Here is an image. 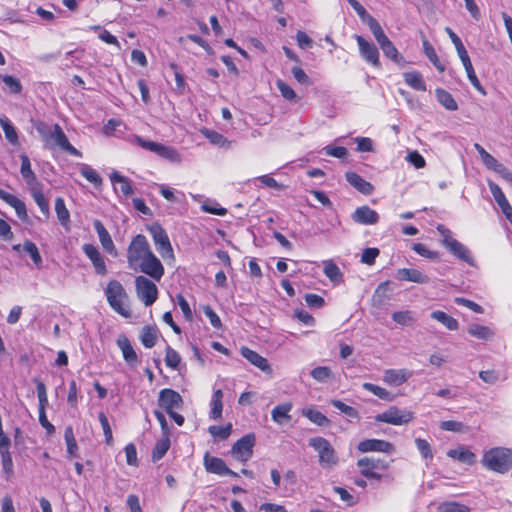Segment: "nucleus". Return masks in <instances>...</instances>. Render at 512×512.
Returning a JSON list of instances; mask_svg holds the SVG:
<instances>
[{"label":"nucleus","instance_id":"f257e3e1","mask_svg":"<svg viewBox=\"0 0 512 512\" xmlns=\"http://www.w3.org/2000/svg\"><path fill=\"white\" fill-rule=\"evenodd\" d=\"M36 130L47 147H58L72 156H82L81 152L70 144L67 136L58 124L49 126L44 122H39L36 125Z\"/></svg>","mask_w":512,"mask_h":512},{"label":"nucleus","instance_id":"f03ea898","mask_svg":"<svg viewBox=\"0 0 512 512\" xmlns=\"http://www.w3.org/2000/svg\"><path fill=\"white\" fill-rule=\"evenodd\" d=\"M481 464L490 471L505 474L512 469V449L493 447L484 452Z\"/></svg>","mask_w":512,"mask_h":512},{"label":"nucleus","instance_id":"7ed1b4c3","mask_svg":"<svg viewBox=\"0 0 512 512\" xmlns=\"http://www.w3.org/2000/svg\"><path fill=\"white\" fill-rule=\"evenodd\" d=\"M308 444L317 453L319 464L324 469H332L339 463V457L330 442L324 437H313L308 440Z\"/></svg>","mask_w":512,"mask_h":512},{"label":"nucleus","instance_id":"20e7f679","mask_svg":"<svg viewBox=\"0 0 512 512\" xmlns=\"http://www.w3.org/2000/svg\"><path fill=\"white\" fill-rule=\"evenodd\" d=\"M153 254L150 244L142 234L136 235L127 249V262L131 269L137 271L141 261Z\"/></svg>","mask_w":512,"mask_h":512},{"label":"nucleus","instance_id":"39448f33","mask_svg":"<svg viewBox=\"0 0 512 512\" xmlns=\"http://www.w3.org/2000/svg\"><path fill=\"white\" fill-rule=\"evenodd\" d=\"M105 294L107 301L113 310L126 318L130 317L131 312L129 309L124 307L123 303V300L127 297V294L120 282L111 280L107 285Z\"/></svg>","mask_w":512,"mask_h":512},{"label":"nucleus","instance_id":"423d86ee","mask_svg":"<svg viewBox=\"0 0 512 512\" xmlns=\"http://www.w3.org/2000/svg\"><path fill=\"white\" fill-rule=\"evenodd\" d=\"M134 143L139 145L141 148L157 154L158 156L167 159L171 162H180L181 156L177 150L173 147L163 145L158 142L146 140L140 136H134Z\"/></svg>","mask_w":512,"mask_h":512},{"label":"nucleus","instance_id":"0eeeda50","mask_svg":"<svg viewBox=\"0 0 512 512\" xmlns=\"http://www.w3.org/2000/svg\"><path fill=\"white\" fill-rule=\"evenodd\" d=\"M148 231L151 234L156 250L159 252V254L165 259H174V252L172 245L170 243L169 237L164 230V228L155 223L152 224L150 227H148Z\"/></svg>","mask_w":512,"mask_h":512},{"label":"nucleus","instance_id":"6e6552de","mask_svg":"<svg viewBox=\"0 0 512 512\" xmlns=\"http://www.w3.org/2000/svg\"><path fill=\"white\" fill-rule=\"evenodd\" d=\"M413 418V412L406 409H400L396 406H391L384 412L378 414L375 417V420L377 422H383L391 425H404L412 421Z\"/></svg>","mask_w":512,"mask_h":512},{"label":"nucleus","instance_id":"1a4fd4ad","mask_svg":"<svg viewBox=\"0 0 512 512\" xmlns=\"http://www.w3.org/2000/svg\"><path fill=\"white\" fill-rule=\"evenodd\" d=\"M135 287L137 297L145 304V306H151L157 300V286L153 281L145 276H137L135 278Z\"/></svg>","mask_w":512,"mask_h":512},{"label":"nucleus","instance_id":"9d476101","mask_svg":"<svg viewBox=\"0 0 512 512\" xmlns=\"http://www.w3.org/2000/svg\"><path fill=\"white\" fill-rule=\"evenodd\" d=\"M255 435L249 433L237 440L231 448L232 456L241 462L248 461L253 454V447L255 445Z\"/></svg>","mask_w":512,"mask_h":512},{"label":"nucleus","instance_id":"9b49d317","mask_svg":"<svg viewBox=\"0 0 512 512\" xmlns=\"http://www.w3.org/2000/svg\"><path fill=\"white\" fill-rule=\"evenodd\" d=\"M158 405L167 413H170L182 407L183 399L177 391L165 388L159 392Z\"/></svg>","mask_w":512,"mask_h":512},{"label":"nucleus","instance_id":"f8f14e48","mask_svg":"<svg viewBox=\"0 0 512 512\" xmlns=\"http://www.w3.org/2000/svg\"><path fill=\"white\" fill-rule=\"evenodd\" d=\"M138 270L148 275L155 281H160L165 272L161 261L155 256L154 253L139 263Z\"/></svg>","mask_w":512,"mask_h":512},{"label":"nucleus","instance_id":"ddd939ff","mask_svg":"<svg viewBox=\"0 0 512 512\" xmlns=\"http://www.w3.org/2000/svg\"><path fill=\"white\" fill-rule=\"evenodd\" d=\"M361 57L374 67H380L379 51L377 47L360 35H355Z\"/></svg>","mask_w":512,"mask_h":512},{"label":"nucleus","instance_id":"4468645a","mask_svg":"<svg viewBox=\"0 0 512 512\" xmlns=\"http://www.w3.org/2000/svg\"><path fill=\"white\" fill-rule=\"evenodd\" d=\"M204 467L207 472L212 474L238 477V474L228 468L226 463L221 458L210 456L208 452L204 455Z\"/></svg>","mask_w":512,"mask_h":512},{"label":"nucleus","instance_id":"2eb2a0df","mask_svg":"<svg viewBox=\"0 0 512 512\" xmlns=\"http://www.w3.org/2000/svg\"><path fill=\"white\" fill-rule=\"evenodd\" d=\"M357 448L362 453L371 451L392 453L394 450L393 445L390 442L380 439L363 440L358 444Z\"/></svg>","mask_w":512,"mask_h":512},{"label":"nucleus","instance_id":"dca6fc26","mask_svg":"<svg viewBox=\"0 0 512 512\" xmlns=\"http://www.w3.org/2000/svg\"><path fill=\"white\" fill-rule=\"evenodd\" d=\"M351 218L355 223L358 224L373 225L378 222L379 215L375 210L371 209L367 205H364L358 207L351 215Z\"/></svg>","mask_w":512,"mask_h":512},{"label":"nucleus","instance_id":"f3484780","mask_svg":"<svg viewBox=\"0 0 512 512\" xmlns=\"http://www.w3.org/2000/svg\"><path fill=\"white\" fill-rule=\"evenodd\" d=\"M396 279L400 281H408L417 284H427L430 281L428 275L414 268H401L396 272Z\"/></svg>","mask_w":512,"mask_h":512},{"label":"nucleus","instance_id":"a211bd4d","mask_svg":"<svg viewBox=\"0 0 512 512\" xmlns=\"http://www.w3.org/2000/svg\"><path fill=\"white\" fill-rule=\"evenodd\" d=\"M82 249L85 255L91 260L96 273L105 275L107 273L106 264L99 250L93 244H84Z\"/></svg>","mask_w":512,"mask_h":512},{"label":"nucleus","instance_id":"6ab92c4d","mask_svg":"<svg viewBox=\"0 0 512 512\" xmlns=\"http://www.w3.org/2000/svg\"><path fill=\"white\" fill-rule=\"evenodd\" d=\"M413 375L407 369H387L383 373V381L389 386H400Z\"/></svg>","mask_w":512,"mask_h":512},{"label":"nucleus","instance_id":"aec40b11","mask_svg":"<svg viewBox=\"0 0 512 512\" xmlns=\"http://www.w3.org/2000/svg\"><path fill=\"white\" fill-rule=\"evenodd\" d=\"M241 355L248 360L252 365L259 368L261 371L265 373H271V367L267 361L266 358L258 354L256 351L248 348V347H242L241 348Z\"/></svg>","mask_w":512,"mask_h":512},{"label":"nucleus","instance_id":"412c9836","mask_svg":"<svg viewBox=\"0 0 512 512\" xmlns=\"http://www.w3.org/2000/svg\"><path fill=\"white\" fill-rule=\"evenodd\" d=\"M110 180L114 185L115 191L120 192L125 198L130 197L134 193L131 181L119 172H112L110 174Z\"/></svg>","mask_w":512,"mask_h":512},{"label":"nucleus","instance_id":"4be33fe9","mask_svg":"<svg viewBox=\"0 0 512 512\" xmlns=\"http://www.w3.org/2000/svg\"><path fill=\"white\" fill-rule=\"evenodd\" d=\"M0 199L3 200L4 202H6L11 207H13L15 209L17 216L21 220L27 219L28 215H27L26 205L18 197L0 189Z\"/></svg>","mask_w":512,"mask_h":512},{"label":"nucleus","instance_id":"5701e85b","mask_svg":"<svg viewBox=\"0 0 512 512\" xmlns=\"http://www.w3.org/2000/svg\"><path fill=\"white\" fill-rule=\"evenodd\" d=\"M447 249L460 260L468 263L469 265H474V259L471 256L469 249L464 246L459 241L455 240H447Z\"/></svg>","mask_w":512,"mask_h":512},{"label":"nucleus","instance_id":"b1692460","mask_svg":"<svg viewBox=\"0 0 512 512\" xmlns=\"http://www.w3.org/2000/svg\"><path fill=\"white\" fill-rule=\"evenodd\" d=\"M94 229L96 230L99 241L103 247L104 250H106L108 253L112 254L115 252V246L113 243V240L107 231V229L104 227L103 223L96 219L93 222Z\"/></svg>","mask_w":512,"mask_h":512},{"label":"nucleus","instance_id":"393cba45","mask_svg":"<svg viewBox=\"0 0 512 512\" xmlns=\"http://www.w3.org/2000/svg\"><path fill=\"white\" fill-rule=\"evenodd\" d=\"M346 180L348 183L353 186L355 189H357L359 192L370 195L373 192V185L366 181L364 178H362L360 175H358L355 172H347L345 174Z\"/></svg>","mask_w":512,"mask_h":512},{"label":"nucleus","instance_id":"a878e982","mask_svg":"<svg viewBox=\"0 0 512 512\" xmlns=\"http://www.w3.org/2000/svg\"><path fill=\"white\" fill-rule=\"evenodd\" d=\"M357 466L362 474L363 469H368L370 471L386 470L389 467V463L380 458L364 457L357 461Z\"/></svg>","mask_w":512,"mask_h":512},{"label":"nucleus","instance_id":"bb28decb","mask_svg":"<svg viewBox=\"0 0 512 512\" xmlns=\"http://www.w3.org/2000/svg\"><path fill=\"white\" fill-rule=\"evenodd\" d=\"M117 345L122 351L124 360L134 365L138 361L136 352L134 351L129 339L125 335H120L117 339Z\"/></svg>","mask_w":512,"mask_h":512},{"label":"nucleus","instance_id":"cd10ccee","mask_svg":"<svg viewBox=\"0 0 512 512\" xmlns=\"http://www.w3.org/2000/svg\"><path fill=\"white\" fill-rule=\"evenodd\" d=\"M20 159V173L23 179L26 181L27 185H29L30 188L34 185H39L40 183L37 181V177L31 168V162L29 157L26 154H21Z\"/></svg>","mask_w":512,"mask_h":512},{"label":"nucleus","instance_id":"c85d7f7f","mask_svg":"<svg viewBox=\"0 0 512 512\" xmlns=\"http://www.w3.org/2000/svg\"><path fill=\"white\" fill-rule=\"evenodd\" d=\"M30 192H31V195H32L34 201L36 202L39 209L43 213L45 219H48L50 216V207H49L48 200L45 198V196L41 190V184L32 186L30 188Z\"/></svg>","mask_w":512,"mask_h":512},{"label":"nucleus","instance_id":"c756f323","mask_svg":"<svg viewBox=\"0 0 512 512\" xmlns=\"http://www.w3.org/2000/svg\"><path fill=\"white\" fill-rule=\"evenodd\" d=\"M292 403L285 402L275 406L271 411V417L274 422L278 424H283L285 421L291 419L289 412L292 410Z\"/></svg>","mask_w":512,"mask_h":512},{"label":"nucleus","instance_id":"7c9ffc66","mask_svg":"<svg viewBox=\"0 0 512 512\" xmlns=\"http://www.w3.org/2000/svg\"><path fill=\"white\" fill-rule=\"evenodd\" d=\"M447 456L468 465H472L475 462V454L464 447L450 449L447 452Z\"/></svg>","mask_w":512,"mask_h":512},{"label":"nucleus","instance_id":"2f4dec72","mask_svg":"<svg viewBox=\"0 0 512 512\" xmlns=\"http://www.w3.org/2000/svg\"><path fill=\"white\" fill-rule=\"evenodd\" d=\"M467 332L472 337L480 340H489L492 339L495 335V332L490 327L475 323H472L468 326Z\"/></svg>","mask_w":512,"mask_h":512},{"label":"nucleus","instance_id":"473e14b6","mask_svg":"<svg viewBox=\"0 0 512 512\" xmlns=\"http://www.w3.org/2000/svg\"><path fill=\"white\" fill-rule=\"evenodd\" d=\"M201 133L211 144L221 148H230L231 142L222 134L207 128L202 129Z\"/></svg>","mask_w":512,"mask_h":512},{"label":"nucleus","instance_id":"72a5a7b5","mask_svg":"<svg viewBox=\"0 0 512 512\" xmlns=\"http://www.w3.org/2000/svg\"><path fill=\"white\" fill-rule=\"evenodd\" d=\"M431 318L440 322L442 325H444L448 330L454 331L458 329V321L453 318L452 316L448 315L447 313L436 310L431 312L430 314Z\"/></svg>","mask_w":512,"mask_h":512},{"label":"nucleus","instance_id":"f704fd0d","mask_svg":"<svg viewBox=\"0 0 512 512\" xmlns=\"http://www.w3.org/2000/svg\"><path fill=\"white\" fill-rule=\"evenodd\" d=\"M405 83L418 91H426V84L422 75L417 71L406 72L403 74Z\"/></svg>","mask_w":512,"mask_h":512},{"label":"nucleus","instance_id":"c9c22d12","mask_svg":"<svg viewBox=\"0 0 512 512\" xmlns=\"http://www.w3.org/2000/svg\"><path fill=\"white\" fill-rule=\"evenodd\" d=\"M435 95L438 102L444 106L447 110L456 111L458 109L457 102L453 98V96L446 90L442 88H437L435 90Z\"/></svg>","mask_w":512,"mask_h":512},{"label":"nucleus","instance_id":"e433bc0d","mask_svg":"<svg viewBox=\"0 0 512 512\" xmlns=\"http://www.w3.org/2000/svg\"><path fill=\"white\" fill-rule=\"evenodd\" d=\"M223 392L220 389L214 391L211 400V412L210 416L214 420H219L222 417L223 404H222Z\"/></svg>","mask_w":512,"mask_h":512},{"label":"nucleus","instance_id":"4c0bfd02","mask_svg":"<svg viewBox=\"0 0 512 512\" xmlns=\"http://www.w3.org/2000/svg\"><path fill=\"white\" fill-rule=\"evenodd\" d=\"M10 439H3L0 443V453L2 457V465L5 473L10 474L13 469L11 454L9 453Z\"/></svg>","mask_w":512,"mask_h":512},{"label":"nucleus","instance_id":"58836bf2","mask_svg":"<svg viewBox=\"0 0 512 512\" xmlns=\"http://www.w3.org/2000/svg\"><path fill=\"white\" fill-rule=\"evenodd\" d=\"M55 212L61 225L63 227H68L70 222V213L66 208L64 199L61 197H58L55 200Z\"/></svg>","mask_w":512,"mask_h":512},{"label":"nucleus","instance_id":"ea45409f","mask_svg":"<svg viewBox=\"0 0 512 512\" xmlns=\"http://www.w3.org/2000/svg\"><path fill=\"white\" fill-rule=\"evenodd\" d=\"M362 387L365 390L371 392L372 394H374L375 396L379 397L382 400L393 401L395 399V395L394 394H392L391 392H389L385 388L380 387L378 385H375V384H372V383H369V382H365V383H363Z\"/></svg>","mask_w":512,"mask_h":512},{"label":"nucleus","instance_id":"a19ab883","mask_svg":"<svg viewBox=\"0 0 512 512\" xmlns=\"http://www.w3.org/2000/svg\"><path fill=\"white\" fill-rule=\"evenodd\" d=\"M0 126L2 127L6 139L13 145L18 144V135L11 124L10 120L6 116H0Z\"/></svg>","mask_w":512,"mask_h":512},{"label":"nucleus","instance_id":"79ce46f5","mask_svg":"<svg viewBox=\"0 0 512 512\" xmlns=\"http://www.w3.org/2000/svg\"><path fill=\"white\" fill-rule=\"evenodd\" d=\"M170 447V439L169 435H164L163 438L159 439L156 442V445L152 452V460L154 462L160 460L163 458V456L167 453Z\"/></svg>","mask_w":512,"mask_h":512},{"label":"nucleus","instance_id":"37998d69","mask_svg":"<svg viewBox=\"0 0 512 512\" xmlns=\"http://www.w3.org/2000/svg\"><path fill=\"white\" fill-rule=\"evenodd\" d=\"M140 341L144 347L152 348L157 341V329L150 326L144 327L140 335Z\"/></svg>","mask_w":512,"mask_h":512},{"label":"nucleus","instance_id":"c03bdc74","mask_svg":"<svg viewBox=\"0 0 512 512\" xmlns=\"http://www.w3.org/2000/svg\"><path fill=\"white\" fill-rule=\"evenodd\" d=\"M323 272L333 283H340L343 280L339 267L332 261L324 262Z\"/></svg>","mask_w":512,"mask_h":512},{"label":"nucleus","instance_id":"a18cd8bd","mask_svg":"<svg viewBox=\"0 0 512 512\" xmlns=\"http://www.w3.org/2000/svg\"><path fill=\"white\" fill-rule=\"evenodd\" d=\"M438 512H470V508L456 501L442 502L437 507Z\"/></svg>","mask_w":512,"mask_h":512},{"label":"nucleus","instance_id":"49530a36","mask_svg":"<svg viewBox=\"0 0 512 512\" xmlns=\"http://www.w3.org/2000/svg\"><path fill=\"white\" fill-rule=\"evenodd\" d=\"M302 415L318 426H325L329 423V419L318 410L304 409Z\"/></svg>","mask_w":512,"mask_h":512},{"label":"nucleus","instance_id":"de8ad7c7","mask_svg":"<svg viewBox=\"0 0 512 512\" xmlns=\"http://www.w3.org/2000/svg\"><path fill=\"white\" fill-rule=\"evenodd\" d=\"M23 250L29 254L33 263L37 268H41L42 266V257L39 253V250L35 243L26 240L23 244Z\"/></svg>","mask_w":512,"mask_h":512},{"label":"nucleus","instance_id":"09e8293b","mask_svg":"<svg viewBox=\"0 0 512 512\" xmlns=\"http://www.w3.org/2000/svg\"><path fill=\"white\" fill-rule=\"evenodd\" d=\"M392 319L403 326L412 325L416 321L413 312L409 310L394 312Z\"/></svg>","mask_w":512,"mask_h":512},{"label":"nucleus","instance_id":"8fccbe9b","mask_svg":"<svg viewBox=\"0 0 512 512\" xmlns=\"http://www.w3.org/2000/svg\"><path fill=\"white\" fill-rule=\"evenodd\" d=\"M1 80L4 82L9 92L12 94H20L22 91V84L18 78L11 75H1Z\"/></svg>","mask_w":512,"mask_h":512},{"label":"nucleus","instance_id":"3c124183","mask_svg":"<svg viewBox=\"0 0 512 512\" xmlns=\"http://www.w3.org/2000/svg\"><path fill=\"white\" fill-rule=\"evenodd\" d=\"M64 438H65V442L67 445V452L71 456H75L76 452L78 450V446H77L76 439L74 437L73 428L71 426H68L65 428Z\"/></svg>","mask_w":512,"mask_h":512},{"label":"nucleus","instance_id":"603ef678","mask_svg":"<svg viewBox=\"0 0 512 512\" xmlns=\"http://www.w3.org/2000/svg\"><path fill=\"white\" fill-rule=\"evenodd\" d=\"M181 361L180 354L170 346L166 348L165 363L171 369H177Z\"/></svg>","mask_w":512,"mask_h":512},{"label":"nucleus","instance_id":"864d4df0","mask_svg":"<svg viewBox=\"0 0 512 512\" xmlns=\"http://www.w3.org/2000/svg\"><path fill=\"white\" fill-rule=\"evenodd\" d=\"M80 173L86 180H88L95 186H98L102 183V179L98 175V173L86 164L82 165Z\"/></svg>","mask_w":512,"mask_h":512},{"label":"nucleus","instance_id":"5fc2aeb1","mask_svg":"<svg viewBox=\"0 0 512 512\" xmlns=\"http://www.w3.org/2000/svg\"><path fill=\"white\" fill-rule=\"evenodd\" d=\"M311 376L316 381L324 383L332 377V372L327 366H318L311 371Z\"/></svg>","mask_w":512,"mask_h":512},{"label":"nucleus","instance_id":"6e6d98bb","mask_svg":"<svg viewBox=\"0 0 512 512\" xmlns=\"http://www.w3.org/2000/svg\"><path fill=\"white\" fill-rule=\"evenodd\" d=\"M232 430V425L229 423L226 426H210L208 431L213 437H218L220 439H227Z\"/></svg>","mask_w":512,"mask_h":512},{"label":"nucleus","instance_id":"4d7b16f0","mask_svg":"<svg viewBox=\"0 0 512 512\" xmlns=\"http://www.w3.org/2000/svg\"><path fill=\"white\" fill-rule=\"evenodd\" d=\"M331 404L346 416L350 418H358V411L354 407L349 406L340 400H332Z\"/></svg>","mask_w":512,"mask_h":512},{"label":"nucleus","instance_id":"13d9d810","mask_svg":"<svg viewBox=\"0 0 512 512\" xmlns=\"http://www.w3.org/2000/svg\"><path fill=\"white\" fill-rule=\"evenodd\" d=\"M382 51H383L384 55L387 58L391 59L393 62H395L397 64L404 62L403 57L399 54L397 48L395 47V45L392 42H390L388 45L383 47Z\"/></svg>","mask_w":512,"mask_h":512},{"label":"nucleus","instance_id":"bf43d9fd","mask_svg":"<svg viewBox=\"0 0 512 512\" xmlns=\"http://www.w3.org/2000/svg\"><path fill=\"white\" fill-rule=\"evenodd\" d=\"M276 86H277L278 90L280 91L281 95L283 96V98H285L286 100H289V101L296 100L297 95H296L295 91L283 80H280V79L277 80Z\"/></svg>","mask_w":512,"mask_h":512},{"label":"nucleus","instance_id":"052dcab7","mask_svg":"<svg viewBox=\"0 0 512 512\" xmlns=\"http://www.w3.org/2000/svg\"><path fill=\"white\" fill-rule=\"evenodd\" d=\"M415 445L424 459H432L433 453L430 444L425 439L416 438Z\"/></svg>","mask_w":512,"mask_h":512},{"label":"nucleus","instance_id":"680f3d73","mask_svg":"<svg viewBox=\"0 0 512 512\" xmlns=\"http://www.w3.org/2000/svg\"><path fill=\"white\" fill-rule=\"evenodd\" d=\"M379 254L380 250L378 248H366L362 252L361 262L367 265H373Z\"/></svg>","mask_w":512,"mask_h":512},{"label":"nucleus","instance_id":"e2e57ef3","mask_svg":"<svg viewBox=\"0 0 512 512\" xmlns=\"http://www.w3.org/2000/svg\"><path fill=\"white\" fill-rule=\"evenodd\" d=\"M363 22L369 26L370 31L372 32L375 39H378L379 37H382L383 35H385L379 22L371 15L367 19H365Z\"/></svg>","mask_w":512,"mask_h":512},{"label":"nucleus","instance_id":"0e129e2a","mask_svg":"<svg viewBox=\"0 0 512 512\" xmlns=\"http://www.w3.org/2000/svg\"><path fill=\"white\" fill-rule=\"evenodd\" d=\"M363 22L369 26L370 31L372 32L375 39H378L379 37H382L383 35H385L379 22L371 15L367 19H365Z\"/></svg>","mask_w":512,"mask_h":512},{"label":"nucleus","instance_id":"69168bd1","mask_svg":"<svg viewBox=\"0 0 512 512\" xmlns=\"http://www.w3.org/2000/svg\"><path fill=\"white\" fill-rule=\"evenodd\" d=\"M363 22L369 26L370 31L372 32L375 39H378L379 37H382L383 35H385L379 22L371 15L367 19H365Z\"/></svg>","mask_w":512,"mask_h":512},{"label":"nucleus","instance_id":"338daca9","mask_svg":"<svg viewBox=\"0 0 512 512\" xmlns=\"http://www.w3.org/2000/svg\"><path fill=\"white\" fill-rule=\"evenodd\" d=\"M412 249L422 257L432 259V260L438 258V252L429 250L426 247V245H424L422 243L413 244Z\"/></svg>","mask_w":512,"mask_h":512},{"label":"nucleus","instance_id":"774afa93","mask_svg":"<svg viewBox=\"0 0 512 512\" xmlns=\"http://www.w3.org/2000/svg\"><path fill=\"white\" fill-rule=\"evenodd\" d=\"M304 298L310 308H322L325 305V300L320 295L307 293Z\"/></svg>","mask_w":512,"mask_h":512}]
</instances>
